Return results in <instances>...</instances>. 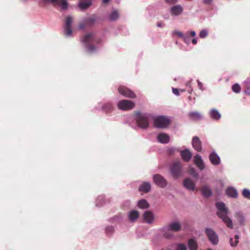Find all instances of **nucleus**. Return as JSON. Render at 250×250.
Segmentation results:
<instances>
[{
  "label": "nucleus",
  "mask_w": 250,
  "mask_h": 250,
  "mask_svg": "<svg viewBox=\"0 0 250 250\" xmlns=\"http://www.w3.org/2000/svg\"><path fill=\"white\" fill-rule=\"evenodd\" d=\"M153 182L158 187L165 188L167 184V180L159 174H154L153 176Z\"/></svg>",
  "instance_id": "8"
},
{
  "label": "nucleus",
  "mask_w": 250,
  "mask_h": 250,
  "mask_svg": "<svg viewBox=\"0 0 250 250\" xmlns=\"http://www.w3.org/2000/svg\"><path fill=\"white\" fill-rule=\"evenodd\" d=\"M172 92L176 95H177V96L179 95V90H178V89L175 88H172Z\"/></svg>",
  "instance_id": "43"
},
{
  "label": "nucleus",
  "mask_w": 250,
  "mask_h": 250,
  "mask_svg": "<svg viewBox=\"0 0 250 250\" xmlns=\"http://www.w3.org/2000/svg\"><path fill=\"white\" fill-rule=\"evenodd\" d=\"M207 250H212V249H208Z\"/></svg>",
  "instance_id": "56"
},
{
  "label": "nucleus",
  "mask_w": 250,
  "mask_h": 250,
  "mask_svg": "<svg viewBox=\"0 0 250 250\" xmlns=\"http://www.w3.org/2000/svg\"><path fill=\"white\" fill-rule=\"evenodd\" d=\"M192 144L193 147L197 151L202 150L201 141L197 136H194L192 139Z\"/></svg>",
  "instance_id": "15"
},
{
  "label": "nucleus",
  "mask_w": 250,
  "mask_h": 250,
  "mask_svg": "<svg viewBox=\"0 0 250 250\" xmlns=\"http://www.w3.org/2000/svg\"><path fill=\"white\" fill-rule=\"evenodd\" d=\"M189 173L191 174L193 177L195 178H197L198 177V173L195 171L194 168H190L189 170Z\"/></svg>",
  "instance_id": "39"
},
{
  "label": "nucleus",
  "mask_w": 250,
  "mask_h": 250,
  "mask_svg": "<svg viewBox=\"0 0 250 250\" xmlns=\"http://www.w3.org/2000/svg\"><path fill=\"white\" fill-rule=\"evenodd\" d=\"M189 118L192 120H200L202 119V115L197 111L190 112L188 113Z\"/></svg>",
  "instance_id": "23"
},
{
  "label": "nucleus",
  "mask_w": 250,
  "mask_h": 250,
  "mask_svg": "<svg viewBox=\"0 0 250 250\" xmlns=\"http://www.w3.org/2000/svg\"><path fill=\"white\" fill-rule=\"evenodd\" d=\"M72 22V18L71 16H68L65 19L64 33L66 36H69L72 34L71 24Z\"/></svg>",
  "instance_id": "10"
},
{
  "label": "nucleus",
  "mask_w": 250,
  "mask_h": 250,
  "mask_svg": "<svg viewBox=\"0 0 250 250\" xmlns=\"http://www.w3.org/2000/svg\"><path fill=\"white\" fill-rule=\"evenodd\" d=\"M181 157L185 162H188L191 158L192 153L188 149H185L181 151Z\"/></svg>",
  "instance_id": "17"
},
{
  "label": "nucleus",
  "mask_w": 250,
  "mask_h": 250,
  "mask_svg": "<svg viewBox=\"0 0 250 250\" xmlns=\"http://www.w3.org/2000/svg\"><path fill=\"white\" fill-rule=\"evenodd\" d=\"M238 243V239H235L234 243H235V246L237 245Z\"/></svg>",
  "instance_id": "52"
},
{
  "label": "nucleus",
  "mask_w": 250,
  "mask_h": 250,
  "mask_svg": "<svg viewBox=\"0 0 250 250\" xmlns=\"http://www.w3.org/2000/svg\"><path fill=\"white\" fill-rule=\"evenodd\" d=\"M232 90L233 92L239 93L241 91V87L238 84L235 83L232 85Z\"/></svg>",
  "instance_id": "34"
},
{
  "label": "nucleus",
  "mask_w": 250,
  "mask_h": 250,
  "mask_svg": "<svg viewBox=\"0 0 250 250\" xmlns=\"http://www.w3.org/2000/svg\"><path fill=\"white\" fill-rule=\"evenodd\" d=\"M173 234L169 231L166 232L164 234V236L167 239H170L173 236Z\"/></svg>",
  "instance_id": "38"
},
{
  "label": "nucleus",
  "mask_w": 250,
  "mask_h": 250,
  "mask_svg": "<svg viewBox=\"0 0 250 250\" xmlns=\"http://www.w3.org/2000/svg\"><path fill=\"white\" fill-rule=\"evenodd\" d=\"M202 194L206 197H209L212 194V190L208 186H204L201 188Z\"/></svg>",
  "instance_id": "28"
},
{
  "label": "nucleus",
  "mask_w": 250,
  "mask_h": 250,
  "mask_svg": "<svg viewBox=\"0 0 250 250\" xmlns=\"http://www.w3.org/2000/svg\"><path fill=\"white\" fill-rule=\"evenodd\" d=\"M51 2L54 5L61 6L62 9H66L68 7V3L65 0H44Z\"/></svg>",
  "instance_id": "13"
},
{
  "label": "nucleus",
  "mask_w": 250,
  "mask_h": 250,
  "mask_svg": "<svg viewBox=\"0 0 250 250\" xmlns=\"http://www.w3.org/2000/svg\"><path fill=\"white\" fill-rule=\"evenodd\" d=\"M181 90V91H182V92H184V91H185L184 89H183V90Z\"/></svg>",
  "instance_id": "55"
},
{
  "label": "nucleus",
  "mask_w": 250,
  "mask_h": 250,
  "mask_svg": "<svg viewBox=\"0 0 250 250\" xmlns=\"http://www.w3.org/2000/svg\"><path fill=\"white\" fill-rule=\"evenodd\" d=\"M208 35V32L205 30H202L199 34V36L201 38H204Z\"/></svg>",
  "instance_id": "40"
},
{
  "label": "nucleus",
  "mask_w": 250,
  "mask_h": 250,
  "mask_svg": "<svg viewBox=\"0 0 250 250\" xmlns=\"http://www.w3.org/2000/svg\"><path fill=\"white\" fill-rule=\"evenodd\" d=\"M91 4L90 1H81L79 3V7L82 9H85L89 7Z\"/></svg>",
  "instance_id": "33"
},
{
  "label": "nucleus",
  "mask_w": 250,
  "mask_h": 250,
  "mask_svg": "<svg viewBox=\"0 0 250 250\" xmlns=\"http://www.w3.org/2000/svg\"><path fill=\"white\" fill-rule=\"evenodd\" d=\"M102 109L106 113H110L113 110V106L111 103H106L104 104Z\"/></svg>",
  "instance_id": "29"
},
{
  "label": "nucleus",
  "mask_w": 250,
  "mask_h": 250,
  "mask_svg": "<svg viewBox=\"0 0 250 250\" xmlns=\"http://www.w3.org/2000/svg\"><path fill=\"white\" fill-rule=\"evenodd\" d=\"M144 221L148 224L153 223L154 221V215L151 210L146 211L143 215Z\"/></svg>",
  "instance_id": "11"
},
{
  "label": "nucleus",
  "mask_w": 250,
  "mask_h": 250,
  "mask_svg": "<svg viewBox=\"0 0 250 250\" xmlns=\"http://www.w3.org/2000/svg\"><path fill=\"white\" fill-rule=\"evenodd\" d=\"M118 90L120 94L125 97L132 99L136 98V95L134 92L125 86L120 85L119 87Z\"/></svg>",
  "instance_id": "9"
},
{
  "label": "nucleus",
  "mask_w": 250,
  "mask_h": 250,
  "mask_svg": "<svg viewBox=\"0 0 250 250\" xmlns=\"http://www.w3.org/2000/svg\"><path fill=\"white\" fill-rule=\"evenodd\" d=\"M176 250H187V247L185 244L179 243L177 245Z\"/></svg>",
  "instance_id": "36"
},
{
  "label": "nucleus",
  "mask_w": 250,
  "mask_h": 250,
  "mask_svg": "<svg viewBox=\"0 0 250 250\" xmlns=\"http://www.w3.org/2000/svg\"><path fill=\"white\" fill-rule=\"evenodd\" d=\"M183 7L180 5H176L171 8V14L172 15L178 16L183 11Z\"/></svg>",
  "instance_id": "21"
},
{
  "label": "nucleus",
  "mask_w": 250,
  "mask_h": 250,
  "mask_svg": "<svg viewBox=\"0 0 250 250\" xmlns=\"http://www.w3.org/2000/svg\"><path fill=\"white\" fill-rule=\"evenodd\" d=\"M229 243L232 247H235V243L233 242V240L232 238H230L229 239Z\"/></svg>",
  "instance_id": "46"
},
{
  "label": "nucleus",
  "mask_w": 250,
  "mask_h": 250,
  "mask_svg": "<svg viewBox=\"0 0 250 250\" xmlns=\"http://www.w3.org/2000/svg\"><path fill=\"white\" fill-rule=\"evenodd\" d=\"M198 86H199V88L202 90V87L203 86L202 83L199 81H198Z\"/></svg>",
  "instance_id": "49"
},
{
  "label": "nucleus",
  "mask_w": 250,
  "mask_h": 250,
  "mask_svg": "<svg viewBox=\"0 0 250 250\" xmlns=\"http://www.w3.org/2000/svg\"><path fill=\"white\" fill-rule=\"evenodd\" d=\"M110 0H103V3L104 4H107Z\"/></svg>",
  "instance_id": "51"
},
{
  "label": "nucleus",
  "mask_w": 250,
  "mask_h": 250,
  "mask_svg": "<svg viewBox=\"0 0 250 250\" xmlns=\"http://www.w3.org/2000/svg\"><path fill=\"white\" fill-rule=\"evenodd\" d=\"M118 107L122 110H128L133 109L135 106V104L131 101L122 100L118 103Z\"/></svg>",
  "instance_id": "6"
},
{
  "label": "nucleus",
  "mask_w": 250,
  "mask_h": 250,
  "mask_svg": "<svg viewBox=\"0 0 250 250\" xmlns=\"http://www.w3.org/2000/svg\"><path fill=\"white\" fill-rule=\"evenodd\" d=\"M209 114L211 118L214 120H218L221 118V114L217 110L215 109H212L210 111Z\"/></svg>",
  "instance_id": "30"
},
{
  "label": "nucleus",
  "mask_w": 250,
  "mask_h": 250,
  "mask_svg": "<svg viewBox=\"0 0 250 250\" xmlns=\"http://www.w3.org/2000/svg\"><path fill=\"white\" fill-rule=\"evenodd\" d=\"M192 42L193 44H196L197 42V41L196 39H193L192 40Z\"/></svg>",
  "instance_id": "50"
},
{
  "label": "nucleus",
  "mask_w": 250,
  "mask_h": 250,
  "mask_svg": "<svg viewBox=\"0 0 250 250\" xmlns=\"http://www.w3.org/2000/svg\"><path fill=\"white\" fill-rule=\"evenodd\" d=\"M239 237L238 235H236L235 236H234V238L235 239H239Z\"/></svg>",
  "instance_id": "53"
},
{
  "label": "nucleus",
  "mask_w": 250,
  "mask_h": 250,
  "mask_svg": "<svg viewBox=\"0 0 250 250\" xmlns=\"http://www.w3.org/2000/svg\"><path fill=\"white\" fill-rule=\"evenodd\" d=\"M238 222L241 224L243 225L245 222V217L242 213L240 212H236L235 215Z\"/></svg>",
  "instance_id": "32"
},
{
  "label": "nucleus",
  "mask_w": 250,
  "mask_h": 250,
  "mask_svg": "<svg viewBox=\"0 0 250 250\" xmlns=\"http://www.w3.org/2000/svg\"><path fill=\"white\" fill-rule=\"evenodd\" d=\"M138 206L139 208L142 209H146L149 207L148 202L145 199H142L138 202Z\"/></svg>",
  "instance_id": "31"
},
{
  "label": "nucleus",
  "mask_w": 250,
  "mask_h": 250,
  "mask_svg": "<svg viewBox=\"0 0 250 250\" xmlns=\"http://www.w3.org/2000/svg\"><path fill=\"white\" fill-rule=\"evenodd\" d=\"M136 120L138 126L144 129L148 128L149 123L147 116L140 112H136Z\"/></svg>",
  "instance_id": "3"
},
{
  "label": "nucleus",
  "mask_w": 250,
  "mask_h": 250,
  "mask_svg": "<svg viewBox=\"0 0 250 250\" xmlns=\"http://www.w3.org/2000/svg\"><path fill=\"white\" fill-rule=\"evenodd\" d=\"M157 26L159 27H163L164 26V24L162 22H159L157 23Z\"/></svg>",
  "instance_id": "48"
},
{
  "label": "nucleus",
  "mask_w": 250,
  "mask_h": 250,
  "mask_svg": "<svg viewBox=\"0 0 250 250\" xmlns=\"http://www.w3.org/2000/svg\"><path fill=\"white\" fill-rule=\"evenodd\" d=\"M151 189V185L148 182L143 183L139 188V191L140 192H144L145 193L148 192Z\"/></svg>",
  "instance_id": "20"
},
{
  "label": "nucleus",
  "mask_w": 250,
  "mask_h": 250,
  "mask_svg": "<svg viewBox=\"0 0 250 250\" xmlns=\"http://www.w3.org/2000/svg\"><path fill=\"white\" fill-rule=\"evenodd\" d=\"M227 195L230 197L236 198L238 196L237 190L233 188L229 187L227 188L226 190Z\"/></svg>",
  "instance_id": "24"
},
{
  "label": "nucleus",
  "mask_w": 250,
  "mask_h": 250,
  "mask_svg": "<svg viewBox=\"0 0 250 250\" xmlns=\"http://www.w3.org/2000/svg\"><path fill=\"white\" fill-rule=\"evenodd\" d=\"M209 159L211 163L214 165H218L220 163V157L215 152L210 154Z\"/></svg>",
  "instance_id": "18"
},
{
  "label": "nucleus",
  "mask_w": 250,
  "mask_h": 250,
  "mask_svg": "<svg viewBox=\"0 0 250 250\" xmlns=\"http://www.w3.org/2000/svg\"><path fill=\"white\" fill-rule=\"evenodd\" d=\"M189 35H190L191 37H194L196 35L195 31H191L187 32L185 35H184V37L182 38L184 42L187 43L189 44L190 42V39L189 37Z\"/></svg>",
  "instance_id": "26"
},
{
  "label": "nucleus",
  "mask_w": 250,
  "mask_h": 250,
  "mask_svg": "<svg viewBox=\"0 0 250 250\" xmlns=\"http://www.w3.org/2000/svg\"><path fill=\"white\" fill-rule=\"evenodd\" d=\"M212 0H204V2L206 4H210Z\"/></svg>",
  "instance_id": "47"
},
{
  "label": "nucleus",
  "mask_w": 250,
  "mask_h": 250,
  "mask_svg": "<svg viewBox=\"0 0 250 250\" xmlns=\"http://www.w3.org/2000/svg\"><path fill=\"white\" fill-rule=\"evenodd\" d=\"M205 233L209 241L214 245L218 243L219 238L216 232L210 228H208L205 230Z\"/></svg>",
  "instance_id": "7"
},
{
  "label": "nucleus",
  "mask_w": 250,
  "mask_h": 250,
  "mask_svg": "<svg viewBox=\"0 0 250 250\" xmlns=\"http://www.w3.org/2000/svg\"><path fill=\"white\" fill-rule=\"evenodd\" d=\"M243 196L248 199H250V191L248 189H244L242 191Z\"/></svg>",
  "instance_id": "35"
},
{
  "label": "nucleus",
  "mask_w": 250,
  "mask_h": 250,
  "mask_svg": "<svg viewBox=\"0 0 250 250\" xmlns=\"http://www.w3.org/2000/svg\"><path fill=\"white\" fill-rule=\"evenodd\" d=\"M188 247L189 250H197L198 244L197 241L194 239H189L188 240Z\"/></svg>",
  "instance_id": "25"
},
{
  "label": "nucleus",
  "mask_w": 250,
  "mask_h": 250,
  "mask_svg": "<svg viewBox=\"0 0 250 250\" xmlns=\"http://www.w3.org/2000/svg\"><path fill=\"white\" fill-rule=\"evenodd\" d=\"M169 152L171 153V152H173V150L172 149H169Z\"/></svg>",
  "instance_id": "54"
},
{
  "label": "nucleus",
  "mask_w": 250,
  "mask_h": 250,
  "mask_svg": "<svg viewBox=\"0 0 250 250\" xmlns=\"http://www.w3.org/2000/svg\"><path fill=\"white\" fill-rule=\"evenodd\" d=\"M159 142L162 144H167L169 141L168 135L166 133H160L157 136Z\"/></svg>",
  "instance_id": "22"
},
{
  "label": "nucleus",
  "mask_w": 250,
  "mask_h": 250,
  "mask_svg": "<svg viewBox=\"0 0 250 250\" xmlns=\"http://www.w3.org/2000/svg\"><path fill=\"white\" fill-rule=\"evenodd\" d=\"M216 206L218 209V211L217 212L218 216L222 219L228 228L232 229V222L231 219L228 216L229 210L226 208L225 203L223 202H217L216 203Z\"/></svg>",
  "instance_id": "1"
},
{
  "label": "nucleus",
  "mask_w": 250,
  "mask_h": 250,
  "mask_svg": "<svg viewBox=\"0 0 250 250\" xmlns=\"http://www.w3.org/2000/svg\"><path fill=\"white\" fill-rule=\"evenodd\" d=\"M95 40V35L94 33H88L86 34L83 38L82 42L86 43V47L90 52H92L96 49L94 45L90 43Z\"/></svg>",
  "instance_id": "4"
},
{
  "label": "nucleus",
  "mask_w": 250,
  "mask_h": 250,
  "mask_svg": "<svg viewBox=\"0 0 250 250\" xmlns=\"http://www.w3.org/2000/svg\"><path fill=\"white\" fill-rule=\"evenodd\" d=\"M169 171L174 179H177L182 176V165L180 161L173 162L169 167Z\"/></svg>",
  "instance_id": "2"
},
{
  "label": "nucleus",
  "mask_w": 250,
  "mask_h": 250,
  "mask_svg": "<svg viewBox=\"0 0 250 250\" xmlns=\"http://www.w3.org/2000/svg\"><path fill=\"white\" fill-rule=\"evenodd\" d=\"M105 232L107 234H111L114 232V228L112 226L108 227L105 229Z\"/></svg>",
  "instance_id": "41"
},
{
  "label": "nucleus",
  "mask_w": 250,
  "mask_h": 250,
  "mask_svg": "<svg viewBox=\"0 0 250 250\" xmlns=\"http://www.w3.org/2000/svg\"><path fill=\"white\" fill-rule=\"evenodd\" d=\"M95 19L93 18H89L85 20V23L88 25H92L94 23Z\"/></svg>",
  "instance_id": "37"
},
{
  "label": "nucleus",
  "mask_w": 250,
  "mask_h": 250,
  "mask_svg": "<svg viewBox=\"0 0 250 250\" xmlns=\"http://www.w3.org/2000/svg\"><path fill=\"white\" fill-rule=\"evenodd\" d=\"M85 23H81L79 26V28L80 29H83L85 28Z\"/></svg>",
  "instance_id": "45"
},
{
  "label": "nucleus",
  "mask_w": 250,
  "mask_h": 250,
  "mask_svg": "<svg viewBox=\"0 0 250 250\" xmlns=\"http://www.w3.org/2000/svg\"><path fill=\"white\" fill-rule=\"evenodd\" d=\"M166 1L167 3L172 4L175 3L177 1V0H166Z\"/></svg>",
  "instance_id": "44"
},
{
  "label": "nucleus",
  "mask_w": 250,
  "mask_h": 250,
  "mask_svg": "<svg viewBox=\"0 0 250 250\" xmlns=\"http://www.w3.org/2000/svg\"><path fill=\"white\" fill-rule=\"evenodd\" d=\"M139 216V212L137 210H132L128 214V217L131 222L136 221Z\"/></svg>",
  "instance_id": "19"
},
{
  "label": "nucleus",
  "mask_w": 250,
  "mask_h": 250,
  "mask_svg": "<svg viewBox=\"0 0 250 250\" xmlns=\"http://www.w3.org/2000/svg\"><path fill=\"white\" fill-rule=\"evenodd\" d=\"M119 17L120 14L117 10H113L108 15L109 20L111 21L117 20Z\"/></svg>",
  "instance_id": "27"
},
{
  "label": "nucleus",
  "mask_w": 250,
  "mask_h": 250,
  "mask_svg": "<svg viewBox=\"0 0 250 250\" xmlns=\"http://www.w3.org/2000/svg\"><path fill=\"white\" fill-rule=\"evenodd\" d=\"M165 229L168 231L178 232L181 230V226L178 222H174L168 224Z\"/></svg>",
  "instance_id": "12"
},
{
  "label": "nucleus",
  "mask_w": 250,
  "mask_h": 250,
  "mask_svg": "<svg viewBox=\"0 0 250 250\" xmlns=\"http://www.w3.org/2000/svg\"><path fill=\"white\" fill-rule=\"evenodd\" d=\"M173 34L174 35L178 36L180 38H182L183 37H184V34H183V33L177 30L174 31L173 32Z\"/></svg>",
  "instance_id": "42"
},
{
  "label": "nucleus",
  "mask_w": 250,
  "mask_h": 250,
  "mask_svg": "<svg viewBox=\"0 0 250 250\" xmlns=\"http://www.w3.org/2000/svg\"><path fill=\"white\" fill-rule=\"evenodd\" d=\"M195 165L201 170H203L205 168L203 161L201 157L197 154L194 157L193 159Z\"/></svg>",
  "instance_id": "16"
},
{
  "label": "nucleus",
  "mask_w": 250,
  "mask_h": 250,
  "mask_svg": "<svg viewBox=\"0 0 250 250\" xmlns=\"http://www.w3.org/2000/svg\"><path fill=\"white\" fill-rule=\"evenodd\" d=\"M170 123L168 118L164 116H160L154 119V125L158 128H165Z\"/></svg>",
  "instance_id": "5"
},
{
  "label": "nucleus",
  "mask_w": 250,
  "mask_h": 250,
  "mask_svg": "<svg viewBox=\"0 0 250 250\" xmlns=\"http://www.w3.org/2000/svg\"><path fill=\"white\" fill-rule=\"evenodd\" d=\"M184 186L188 190H193L195 187L194 182L189 178H186L183 181Z\"/></svg>",
  "instance_id": "14"
}]
</instances>
